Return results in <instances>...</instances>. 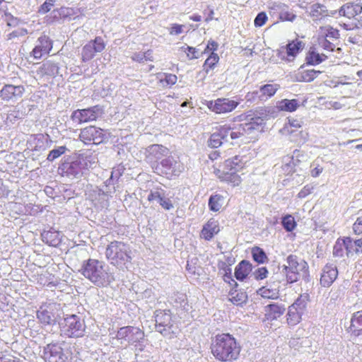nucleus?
Returning a JSON list of instances; mask_svg holds the SVG:
<instances>
[{
    "label": "nucleus",
    "mask_w": 362,
    "mask_h": 362,
    "mask_svg": "<svg viewBox=\"0 0 362 362\" xmlns=\"http://www.w3.org/2000/svg\"><path fill=\"white\" fill-rule=\"evenodd\" d=\"M274 113L273 107H260L254 110L247 111L237 117V119L245 122L238 127H230L228 126L221 127L218 132L223 138L224 142L239 139L245 135L251 134L255 130L259 129L266 120H268Z\"/></svg>",
    "instance_id": "nucleus-1"
},
{
    "label": "nucleus",
    "mask_w": 362,
    "mask_h": 362,
    "mask_svg": "<svg viewBox=\"0 0 362 362\" xmlns=\"http://www.w3.org/2000/svg\"><path fill=\"white\" fill-rule=\"evenodd\" d=\"M78 272L87 280L98 288H105L113 283L116 279L104 262L89 258L82 262Z\"/></svg>",
    "instance_id": "nucleus-2"
},
{
    "label": "nucleus",
    "mask_w": 362,
    "mask_h": 362,
    "mask_svg": "<svg viewBox=\"0 0 362 362\" xmlns=\"http://www.w3.org/2000/svg\"><path fill=\"white\" fill-rule=\"evenodd\" d=\"M211 349L213 356L222 362L237 360L241 351L236 339L228 333L217 334L212 341Z\"/></svg>",
    "instance_id": "nucleus-3"
},
{
    "label": "nucleus",
    "mask_w": 362,
    "mask_h": 362,
    "mask_svg": "<svg viewBox=\"0 0 362 362\" xmlns=\"http://www.w3.org/2000/svg\"><path fill=\"white\" fill-rule=\"evenodd\" d=\"M106 258L110 263L119 269L127 267L132 259V251L129 245L122 241H112L106 247Z\"/></svg>",
    "instance_id": "nucleus-4"
},
{
    "label": "nucleus",
    "mask_w": 362,
    "mask_h": 362,
    "mask_svg": "<svg viewBox=\"0 0 362 362\" xmlns=\"http://www.w3.org/2000/svg\"><path fill=\"white\" fill-rule=\"evenodd\" d=\"M153 168L158 175L172 179L178 177L185 170V165L179 157L168 155L156 163V166H153Z\"/></svg>",
    "instance_id": "nucleus-5"
},
{
    "label": "nucleus",
    "mask_w": 362,
    "mask_h": 362,
    "mask_svg": "<svg viewBox=\"0 0 362 362\" xmlns=\"http://www.w3.org/2000/svg\"><path fill=\"white\" fill-rule=\"evenodd\" d=\"M87 163L83 158L64 160L58 168V173L62 177L69 179H79L83 176L86 170Z\"/></svg>",
    "instance_id": "nucleus-6"
},
{
    "label": "nucleus",
    "mask_w": 362,
    "mask_h": 362,
    "mask_svg": "<svg viewBox=\"0 0 362 362\" xmlns=\"http://www.w3.org/2000/svg\"><path fill=\"white\" fill-rule=\"evenodd\" d=\"M59 325L62 334L68 337H81L86 329L84 320L76 315H67L59 322Z\"/></svg>",
    "instance_id": "nucleus-7"
},
{
    "label": "nucleus",
    "mask_w": 362,
    "mask_h": 362,
    "mask_svg": "<svg viewBox=\"0 0 362 362\" xmlns=\"http://www.w3.org/2000/svg\"><path fill=\"white\" fill-rule=\"evenodd\" d=\"M63 344L52 342L43 348L42 358L45 362H69L71 352L62 347Z\"/></svg>",
    "instance_id": "nucleus-8"
},
{
    "label": "nucleus",
    "mask_w": 362,
    "mask_h": 362,
    "mask_svg": "<svg viewBox=\"0 0 362 362\" xmlns=\"http://www.w3.org/2000/svg\"><path fill=\"white\" fill-rule=\"evenodd\" d=\"M79 138L86 145H98L107 139V136L103 129L95 126H88L81 130Z\"/></svg>",
    "instance_id": "nucleus-9"
},
{
    "label": "nucleus",
    "mask_w": 362,
    "mask_h": 362,
    "mask_svg": "<svg viewBox=\"0 0 362 362\" xmlns=\"http://www.w3.org/2000/svg\"><path fill=\"white\" fill-rule=\"evenodd\" d=\"M59 305L55 303L42 304L37 311V318L40 323L54 325L57 322Z\"/></svg>",
    "instance_id": "nucleus-10"
},
{
    "label": "nucleus",
    "mask_w": 362,
    "mask_h": 362,
    "mask_svg": "<svg viewBox=\"0 0 362 362\" xmlns=\"http://www.w3.org/2000/svg\"><path fill=\"white\" fill-rule=\"evenodd\" d=\"M244 163L239 156H235L232 158L227 159L224 163L225 180L230 182L233 185H238L240 182V177L236 172L243 168Z\"/></svg>",
    "instance_id": "nucleus-11"
},
{
    "label": "nucleus",
    "mask_w": 362,
    "mask_h": 362,
    "mask_svg": "<svg viewBox=\"0 0 362 362\" xmlns=\"http://www.w3.org/2000/svg\"><path fill=\"white\" fill-rule=\"evenodd\" d=\"M156 330L166 337L170 334L173 327L172 315L169 310L155 312Z\"/></svg>",
    "instance_id": "nucleus-12"
},
{
    "label": "nucleus",
    "mask_w": 362,
    "mask_h": 362,
    "mask_svg": "<svg viewBox=\"0 0 362 362\" xmlns=\"http://www.w3.org/2000/svg\"><path fill=\"white\" fill-rule=\"evenodd\" d=\"M102 114V108L99 105H95L86 109L76 110L72 112L71 117L73 121L81 124L95 121Z\"/></svg>",
    "instance_id": "nucleus-13"
},
{
    "label": "nucleus",
    "mask_w": 362,
    "mask_h": 362,
    "mask_svg": "<svg viewBox=\"0 0 362 362\" xmlns=\"http://www.w3.org/2000/svg\"><path fill=\"white\" fill-rule=\"evenodd\" d=\"M118 339L124 340L129 344L141 342L144 338V332L136 327L126 326L121 327L117 333Z\"/></svg>",
    "instance_id": "nucleus-14"
},
{
    "label": "nucleus",
    "mask_w": 362,
    "mask_h": 362,
    "mask_svg": "<svg viewBox=\"0 0 362 362\" xmlns=\"http://www.w3.org/2000/svg\"><path fill=\"white\" fill-rule=\"evenodd\" d=\"M105 48V43L101 37H96L89 41L81 49V59L83 62L91 60L96 53L103 52Z\"/></svg>",
    "instance_id": "nucleus-15"
},
{
    "label": "nucleus",
    "mask_w": 362,
    "mask_h": 362,
    "mask_svg": "<svg viewBox=\"0 0 362 362\" xmlns=\"http://www.w3.org/2000/svg\"><path fill=\"white\" fill-rule=\"evenodd\" d=\"M25 92V88L23 85L5 84L0 90V97L4 101L16 103Z\"/></svg>",
    "instance_id": "nucleus-16"
},
{
    "label": "nucleus",
    "mask_w": 362,
    "mask_h": 362,
    "mask_svg": "<svg viewBox=\"0 0 362 362\" xmlns=\"http://www.w3.org/2000/svg\"><path fill=\"white\" fill-rule=\"evenodd\" d=\"M239 103L230 98H218L216 100L209 101L207 103L208 108L216 114H225L232 112L235 110Z\"/></svg>",
    "instance_id": "nucleus-17"
},
{
    "label": "nucleus",
    "mask_w": 362,
    "mask_h": 362,
    "mask_svg": "<svg viewBox=\"0 0 362 362\" xmlns=\"http://www.w3.org/2000/svg\"><path fill=\"white\" fill-rule=\"evenodd\" d=\"M146 160L156 166L158 160H161L170 154L169 149L160 144H153L146 148Z\"/></svg>",
    "instance_id": "nucleus-18"
},
{
    "label": "nucleus",
    "mask_w": 362,
    "mask_h": 362,
    "mask_svg": "<svg viewBox=\"0 0 362 362\" xmlns=\"http://www.w3.org/2000/svg\"><path fill=\"white\" fill-rule=\"evenodd\" d=\"M305 46V44L298 40L289 42L285 47H281L279 50V57L287 62H291L297 56Z\"/></svg>",
    "instance_id": "nucleus-19"
},
{
    "label": "nucleus",
    "mask_w": 362,
    "mask_h": 362,
    "mask_svg": "<svg viewBox=\"0 0 362 362\" xmlns=\"http://www.w3.org/2000/svg\"><path fill=\"white\" fill-rule=\"evenodd\" d=\"M362 13V1H356L344 4L337 11L339 16H344L350 20H355L356 16Z\"/></svg>",
    "instance_id": "nucleus-20"
},
{
    "label": "nucleus",
    "mask_w": 362,
    "mask_h": 362,
    "mask_svg": "<svg viewBox=\"0 0 362 362\" xmlns=\"http://www.w3.org/2000/svg\"><path fill=\"white\" fill-rule=\"evenodd\" d=\"M51 142L48 134H37L30 136L28 141V148L33 151L41 152L49 148Z\"/></svg>",
    "instance_id": "nucleus-21"
},
{
    "label": "nucleus",
    "mask_w": 362,
    "mask_h": 362,
    "mask_svg": "<svg viewBox=\"0 0 362 362\" xmlns=\"http://www.w3.org/2000/svg\"><path fill=\"white\" fill-rule=\"evenodd\" d=\"M52 49V42L46 35H42L36 41V45L31 52V56L36 59H41L44 55L48 54Z\"/></svg>",
    "instance_id": "nucleus-22"
},
{
    "label": "nucleus",
    "mask_w": 362,
    "mask_h": 362,
    "mask_svg": "<svg viewBox=\"0 0 362 362\" xmlns=\"http://www.w3.org/2000/svg\"><path fill=\"white\" fill-rule=\"evenodd\" d=\"M87 195L93 204L98 208H106L109 205L110 197L100 187H94L88 192Z\"/></svg>",
    "instance_id": "nucleus-23"
},
{
    "label": "nucleus",
    "mask_w": 362,
    "mask_h": 362,
    "mask_svg": "<svg viewBox=\"0 0 362 362\" xmlns=\"http://www.w3.org/2000/svg\"><path fill=\"white\" fill-rule=\"evenodd\" d=\"M338 276V269L336 265L327 263L322 270L320 276V284L322 286L328 288L336 280Z\"/></svg>",
    "instance_id": "nucleus-24"
},
{
    "label": "nucleus",
    "mask_w": 362,
    "mask_h": 362,
    "mask_svg": "<svg viewBox=\"0 0 362 362\" xmlns=\"http://www.w3.org/2000/svg\"><path fill=\"white\" fill-rule=\"evenodd\" d=\"M310 15L313 21H320L327 16H333L337 14V11H329L327 7L321 4L315 3L309 8Z\"/></svg>",
    "instance_id": "nucleus-25"
},
{
    "label": "nucleus",
    "mask_w": 362,
    "mask_h": 362,
    "mask_svg": "<svg viewBox=\"0 0 362 362\" xmlns=\"http://www.w3.org/2000/svg\"><path fill=\"white\" fill-rule=\"evenodd\" d=\"M279 88L280 86L277 83H267L261 86L259 90L253 92V94L258 97L260 100L266 101L274 96Z\"/></svg>",
    "instance_id": "nucleus-26"
},
{
    "label": "nucleus",
    "mask_w": 362,
    "mask_h": 362,
    "mask_svg": "<svg viewBox=\"0 0 362 362\" xmlns=\"http://www.w3.org/2000/svg\"><path fill=\"white\" fill-rule=\"evenodd\" d=\"M219 231L220 228L218 221L211 218L204 225L200 235L206 240H211Z\"/></svg>",
    "instance_id": "nucleus-27"
},
{
    "label": "nucleus",
    "mask_w": 362,
    "mask_h": 362,
    "mask_svg": "<svg viewBox=\"0 0 362 362\" xmlns=\"http://www.w3.org/2000/svg\"><path fill=\"white\" fill-rule=\"evenodd\" d=\"M252 270V264L247 260H242L235 268V277L238 281H243L247 277Z\"/></svg>",
    "instance_id": "nucleus-28"
},
{
    "label": "nucleus",
    "mask_w": 362,
    "mask_h": 362,
    "mask_svg": "<svg viewBox=\"0 0 362 362\" xmlns=\"http://www.w3.org/2000/svg\"><path fill=\"white\" fill-rule=\"evenodd\" d=\"M41 236L42 241L52 247H57L62 241L60 233L56 230L44 231Z\"/></svg>",
    "instance_id": "nucleus-29"
},
{
    "label": "nucleus",
    "mask_w": 362,
    "mask_h": 362,
    "mask_svg": "<svg viewBox=\"0 0 362 362\" xmlns=\"http://www.w3.org/2000/svg\"><path fill=\"white\" fill-rule=\"evenodd\" d=\"M279 16L281 21H293L296 16L289 9L288 6L286 4L278 3L275 4L273 6Z\"/></svg>",
    "instance_id": "nucleus-30"
},
{
    "label": "nucleus",
    "mask_w": 362,
    "mask_h": 362,
    "mask_svg": "<svg viewBox=\"0 0 362 362\" xmlns=\"http://www.w3.org/2000/svg\"><path fill=\"white\" fill-rule=\"evenodd\" d=\"M168 302L175 308L187 310V301L184 293L176 292L168 297Z\"/></svg>",
    "instance_id": "nucleus-31"
},
{
    "label": "nucleus",
    "mask_w": 362,
    "mask_h": 362,
    "mask_svg": "<svg viewBox=\"0 0 362 362\" xmlns=\"http://www.w3.org/2000/svg\"><path fill=\"white\" fill-rule=\"evenodd\" d=\"M349 329L351 334L356 337L362 334V310L354 313Z\"/></svg>",
    "instance_id": "nucleus-32"
},
{
    "label": "nucleus",
    "mask_w": 362,
    "mask_h": 362,
    "mask_svg": "<svg viewBox=\"0 0 362 362\" xmlns=\"http://www.w3.org/2000/svg\"><path fill=\"white\" fill-rule=\"evenodd\" d=\"M229 300L236 305H242L246 303L247 300V295L243 289H236L232 288L229 292Z\"/></svg>",
    "instance_id": "nucleus-33"
},
{
    "label": "nucleus",
    "mask_w": 362,
    "mask_h": 362,
    "mask_svg": "<svg viewBox=\"0 0 362 362\" xmlns=\"http://www.w3.org/2000/svg\"><path fill=\"white\" fill-rule=\"evenodd\" d=\"M285 311L282 305L271 303L265 306V312L267 320H276Z\"/></svg>",
    "instance_id": "nucleus-34"
},
{
    "label": "nucleus",
    "mask_w": 362,
    "mask_h": 362,
    "mask_svg": "<svg viewBox=\"0 0 362 362\" xmlns=\"http://www.w3.org/2000/svg\"><path fill=\"white\" fill-rule=\"evenodd\" d=\"M257 294L264 298L277 299L279 296V290L277 286L267 284L262 286L257 291Z\"/></svg>",
    "instance_id": "nucleus-35"
},
{
    "label": "nucleus",
    "mask_w": 362,
    "mask_h": 362,
    "mask_svg": "<svg viewBox=\"0 0 362 362\" xmlns=\"http://www.w3.org/2000/svg\"><path fill=\"white\" fill-rule=\"evenodd\" d=\"M327 57L323 54H320L315 51L314 47H310L308 51L305 60L306 64L308 65H317L325 61Z\"/></svg>",
    "instance_id": "nucleus-36"
},
{
    "label": "nucleus",
    "mask_w": 362,
    "mask_h": 362,
    "mask_svg": "<svg viewBox=\"0 0 362 362\" xmlns=\"http://www.w3.org/2000/svg\"><path fill=\"white\" fill-rule=\"evenodd\" d=\"M40 72L42 75H47L54 77L58 74L59 66L57 64L51 61H47L40 66Z\"/></svg>",
    "instance_id": "nucleus-37"
},
{
    "label": "nucleus",
    "mask_w": 362,
    "mask_h": 362,
    "mask_svg": "<svg viewBox=\"0 0 362 362\" xmlns=\"http://www.w3.org/2000/svg\"><path fill=\"white\" fill-rule=\"evenodd\" d=\"M300 106V103L296 99H283L278 103L277 107L282 111L293 112Z\"/></svg>",
    "instance_id": "nucleus-38"
},
{
    "label": "nucleus",
    "mask_w": 362,
    "mask_h": 362,
    "mask_svg": "<svg viewBox=\"0 0 362 362\" xmlns=\"http://www.w3.org/2000/svg\"><path fill=\"white\" fill-rule=\"evenodd\" d=\"M288 265L285 266L284 268L293 269L296 267H300L301 270H305V273H307L308 269V263L304 260L298 261V257L296 255H290L287 259Z\"/></svg>",
    "instance_id": "nucleus-39"
},
{
    "label": "nucleus",
    "mask_w": 362,
    "mask_h": 362,
    "mask_svg": "<svg viewBox=\"0 0 362 362\" xmlns=\"http://www.w3.org/2000/svg\"><path fill=\"white\" fill-rule=\"evenodd\" d=\"M224 202V197L221 194H214L209 197V208L211 211H218Z\"/></svg>",
    "instance_id": "nucleus-40"
},
{
    "label": "nucleus",
    "mask_w": 362,
    "mask_h": 362,
    "mask_svg": "<svg viewBox=\"0 0 362 362\" xmlns=\"http://www.w3.org/2000/svg\"><path fill=\"white\" fill-rule=\"evenodd\" d=\"M303 314V313L300 312L294 307L291 305L289 306L288 311L287 313L288 323L291 325H295L298 324L300 321L302 315Z\"/></svg>",
    "instance_id": "nucleus-41"
},
{
    "label": "nucleus",
    "mask_w": 362,
    "mask_h": 362,
    "mask_svg": "<svg viewBox=\"0 0 362 362\" xmlns=\"http://www.w3.org/2000/svg\"><path fill=\"white\" fill-rule=\"evenodd\" d=\"M309 295L308 293H303L298 296L291 306L304 313L306 310Z\"/></svg>",
    "instance_id": "nucleus-42"
},
{
    "label": "nucleus",
    "mask_w": 362,
    "mask_h": 362,
    "mask_svg": "<svg viewBox=\"0 0 362 362\" xmlns=\"http://www.w3.org/2000/svg\"><path fill=\"white\" fill-rule=\"evenodd\" d=\"M66 151H69V149L66 146H60L55 147L54 148L49 151V153L47 155V160L49 162H53L54 160L59 158L64 153H66Z\"/></svg>",
    "instance_id": "nucleus-43"
},
{
    "label": "nucleus",
    "mask_w": 362,
    "mask_h": 362,
    "mask_svg": "<svg viewBox=\"0 0 362 362\" xmlns=\"http://www.w3.org/2000/svg\"><path fill=\"white\" fill-rule=\"evenodd\" d=\"M117 183V181L109 177L104 182L103 185L100 188L103 189V191L111 197L116 192L117 187H118Z\"/></svg>",
    "instance_id": "nucleus-44"
},
{
    "label": "nucleus",
    "mask_w": 362,
    "mask_h": 362,
    "mask_svg": "<svg viewBox=\"0 0 362 362\" xmlns=\"http://www.w3.org/2000/svg\"><path fill=\"white\" fill-rule=\"evenodd\" d=\"M281 224L287 232L293 231L296 227L295 218L290 214H287L282 218Z\"/></svg>",
    "instance_id": "nucleus-45"
},
{
    "label": "nucleus",
    "mask_w": 362,
    "mask_h": 362,
    "mask_svg": "<svg viewBox=\"0 0 362 362\" xmlns=\"http://www.w3.org/2000/svg\"><path fill=\"white\" fill-rule=\"evenodd\" d=\"M346 255L344 240L338 239L333 247V255L335 257H343Z\"/></svg>",
    "instance_id": "nucleus-46"
},
{
    "label": "nucleus",
    "mask_w": 362,
    "mask_h": 362,
    "mask_svg": "<svg viewBox=\"0 0 362 362\" xmlns=\"http://www.w3.org/2000/svg\"><path fill=\"white\" fill-rule=\"evenodd\" d=\"M219 60V57L216 53L211 52L206 59L204 64V70L208 74L210 69H213Z\"/></svg>",
    "instance_id": "nucleus-47"
},
{
    "label": "nucleus",
    "mask_w": 362,
    "mask_h": 362,
    "mask_svg": "<svg viewBox=\"0 0 362 362\" xmlns=\"http://www.w3.org/2000/svg\"><path fill=\"white\" fill-rule=\"evenodd\" d=\"M224 141H223L222 136L220 135V134L217 131L211 135V136L208 141V145H209V146H210L211 148H218L220 146H221V144Z\"/></svg>",
    "instance_id": "nucleus-48"
},
{
    "label": "nucleus",
    "mask_w": 362,
    "mask_h": 362,
    "mask_svg": "<svg viewBox=\"0 0 362 362\" xmlns=\"http://www.w3.org/2000/svg\"><path fill=\"white\" fill-rule=\"evenodd\" d=\"M165 192L164 189L160 187H156L151 189L147 197V199L149 202H158L159 199H161V196H163Z\"/></svg>",
    "instance_id": "nucleus-49"
},
{
    "label": "nucleus",
    "mask_w": 362,
    "mask_h": 362,
    "mask_svg": "<svg viewBox=\"0 0 362 362\" xmlns=\"http://www.w3.org/2000/svg\"><path fill=\"white\" fill-rule=\"evenodd\" d=\"M252 255L253 259L258 263H264L267 259V255L264 250L257 247L252 249Z\"/></svg>",
    "instance_id": "nucleus-50"
},
{
    "label": "nucleus",
    "mask_w": 362,
    "mask_h": 362,
    "mask_svg": "<svg viewBox=\"0 0 362 362\" xmlns=\"http://www.w3.org/2000/svg\"><path fill=\"white\" fill-rule=\"evenodd\" d=\"M198 262L197 258L192 259L190 261L187 262L186 268L189 272L192 274L200 275V272L202 268L200 267H197L196 264Z\"/></svg>",
    "instance_id": "nucleus-51"
},
{
    "label": "nucleus",
    "mask_w": 362,
    "mask_h": 362,
    "mask_svg": "<svg viewBox=\"0 0 362 362\" xmlns=\"http://www.w3.org/2000/svg\"><path fill=\"white\" fill-rule=\"evenodd\" d=\"M158 203L162 206V208L168 211L174 208L172 201L167 197L165 192L163 193V196H161V199H159Z\"/></svg>",
    "instance_id": "nucleus-52"
},
{
    "label": "nucleus",
    "mask_w": 362,
    "mask_h": 362,
    "mask_svg": "<svg viewBox=\"0 0 362 362\" xmlns=\"http://www.w3.org/2000/svg\"><path fill=\"white\" fill-rule=\"evenodd\" d=\"M321 71L315 69L306 70L302 74L303 81L310 82L313 81Z\"/></svg>",
    "instance_id": "nucleus-53"
},
{
    "label": "nucleus",
    "mask_w": 362,
    "mask_h": 362,
    "mask_svg": "<svg viewBox=\"0 0 362 362\" xmlns=\"http://www.w3.org/2000/svg\"><path fill=\"white\" fill-rule=\"evenodd\" d=\"M181 49L187 53V57L189 59H194L199 58L198 50L193 47L182 46L181 47Z\"/></svg>",
    "instance_id": "nucleus-54"
},
{
    "label": "nucleus",
    "mask_w": 362,
    "mask_h": 362,
    "mask_svg": "<svg viewBox=\"0 0 362 362\" xmlns=\"http://www.w3.org/2000/svg\"><path fill=\"white\" fill-rule=\"evenodd\" d=\"M344 240L346 246V255L347 257L351 256L356 250L353 240L349 237L344 238Z\"/></svg>",
    "instance_id": "nucleus-55"
},
{
    "label": "nucleus",
    "mask_w": 362,
    "mask_h": 362,
    "mask_svg": "<svg viewBox=\"0 0 362 362\" xmlns=\"http://www.w3.org/2000/svg\"><path fill=\"white\" fill-rule=\"evenodd\" d=\"M27 34H28L27 30L25 28H17V29L14 30L13 31H12L11 33H10L7 35V37H8V40H13L16 38H18L20 37L25 36Z\"/></svg>",
    "instance_id": "nucleus-56"
},
{
    "label": "nucleus",
    "mask_w": 362,
    "mask_h": 362,
    "mask_svg": "<svg viewBox=\"0 0 362 362\" xmlns=\"http://www.w3.org/2000/svg\"><path fill=\"white\" fill-rule=\"evenodd\" d=\"M124 167L121 165H118L115 168H113L110 177H111L112 180H114L118 182L119 179L124 173Z\"/></svg>",
    "instance_id": "nucleus-57"
},
{
    "label": "nucleus",
    "mask_w": 362,
    "mask_h": 362,
    "mask_svg": "<svg viewBox=\"0 0 362 362\" xmlns=\"http://www.w3.org/2000/svg\"><path fill=\"white\" fill-rule=\"evenodd\" d=\"M223 280L225 282H227L230 284L231 288H237L238 286V283L233 279L230 268H228L226 271V274L223 276Z\"/></svg>",
    "instance_id": "nucleus-58"
},
{
    "label": "nucleus",
    "mask_w": 362,
    "mask_h": 362,
    "mask_svg": "<svg viewBox=\"0 0 362 362\" xmlns=\"http://www.w3.org/2000/svg\"><path fill=\"white\" fill-rule=\"evenodd\" d=\"M267 274L268 270L264 267L258 268L253 272L254 277L257 280H262L267 278Z\"/></svg>",
    "instance_id": "nucleus-59"
},
{
    "label": "nucleus",
    "mask_w": 362,
    "mask_h": 362,
    "mask_svg": "<svg viewBox=\"0 0 362 362\" xmlns=\"http://www.w3.org/2000/svg\"><path fill=\"white\" fill-rule=\"evenodd\" d=\"M267 21V16L264 12L259 13L254 20V24L256 27L262 26Z\"/></svg>",
    "instance_id": "nucleus-60"
},
{
    "label": "nucleus",
    "mask_w": 362,
    "mask_h": 362,
    "mask_svg": "<svg viewBox=\"0 0 362 362\" xmlns=\"http://www.w3.org/2000/svg\"><path fill=\"white\" fill-rule=\"evenodd\" d=\"M320 46L325 50L332 52L335 48V45L330 42L327 38L320 39L319 41Z\"/></svg>",
    "instance_id": "nucleus-61"
},
{
    "label": "nucleus",
    "mask_w": 362,
    "mask_h": 362,
    "mask_svg": "<svg viewBox=\"0 0 362 362\" xmlns=\"http://www.w3.org/2000/svg\"><path fill=\"white\" fill-rule=\"evenodd\" d=\"M55 0H46L45 3L40 6L39 12L41 13H46L49 12L54 6Z\"/></svg>",
    "instance_id": "nucleus-62"
},
{
    "label": "nucleus",
    "mask_w": 362,
    "mask_h": 362,
    "mask_svg": "<svg viewBox=\"0 0 362 362\" xmlns=\"http://www.w3.org/2000/svg\"><path fill=\"white\" fill-rule=\"evenodd\" d=\"M286 280L289 284H293L296 282L300 277V274L296 272H291L289 270H286Z\"/></svg>",
    "instance_id": "nucleus-63"
},
{
    "label": "nucleus",
    "mask_w": 362,
    "mask_h": 362,
    "mask_svg": "<svg viewBox=\"0 0 362 362\" xmlns=\"http://www.w3.org/2000/svg\"><path fill=\"white\" fill-rule=\"evenodd\" d=\"M353 230L356 235L362 233V216H360L356 218L353 225Z\"/></svg>",
    "instance_id": "nucleus-64"
}]
</instances>
